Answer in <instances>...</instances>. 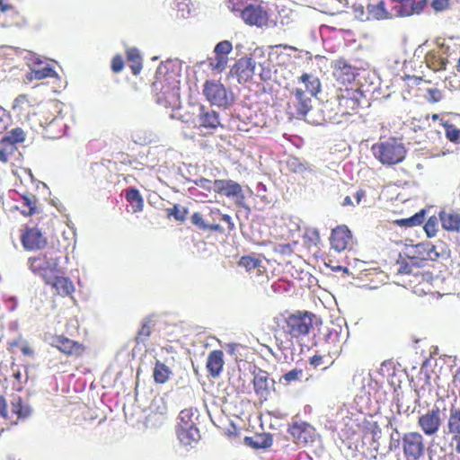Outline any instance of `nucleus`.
<instances>
[{
  "instance_id": "nucleus-44",
  "label": "nucleus",
  "mask_w": 460,
  "mask_h": 460,
  "mask_svg": "<svg viewBox=\"0 0 460 460\" xmlns=\"http://www.w3.org/2000/svg\"><path fill=\"white\" fill-rule=\"evenodd\" d=\"M233 49V45L229 40H223L218 42L214 49L216 55H224L226 56Z\"/></svg>"
},
{
  "instance_id": "nucleus-4",
  "label": "nucleus",
  "mask_w": 460,
  "mask_h": 460,
  "mask_svg": "<svg viewBox=\"0 0 460 460\" xmlns=\"http://www.w3.org/2000/svg\"><path fill=\"white\" fill-rule=\"evenodd\" d=\"M446 410L444 401L439 400L430 410L419 417L418 425L425 435L434 436L438 433L446 417Z\"/></svg>"
},
{
  "instance_id": "nucleus-57",
  "label": "nucleus",
  "mask_w": 460,
  "mask_h": 460,
  "mask_svg": "<svg viewBox=\"0 0 460 460\" xmlns=\"http://www.w3.org/2000/svg\"><path fill=\"white\" fill-rule=\"evenodd\" d=\"M259 76L262 81H268L271 79V71L268 67H264L262 65H260V72Z\"/></svg>"
},
{
  "instance_id": "nucleus-47",
  "label": "nucleus",
  "mask_w": 460,
  "mask_h": 460,
  "mask_svg": "<svg viewBox=\"0 0 460 460\" xmlns=\"http://www.w3.org/2000/svg\"><path fill=\"white\" fill-rule=\"evenodd\" d=\"M191 223L201 230H208V224L205 223L202 215L199 212H196L191 216Z\"/></svg>"
},
{
  "instance_id": "nucleus-45",
  "label": "nucleus",
  "mask_w": 460,
  "mask_h": 460,
  "mask_svg": "<svg viewBox=\"0 0 460 460\" xmlns=\"http://www.w3.org/2000/svg\"><path fill=\"white\" fill-rule=\"evenodd\" d=\"M303 376L302 369H292L287 372L283 376V380H285L286 384H289L290 382L299 380Z\"/></svg>"
},
{
  "instance_id": "nucleus-54",
  "label": "nucleus",
  "mask_w": 460,
  "mask_h": 460,
  "mask_svg": "<svg viewBox=\"0 0 460 460\" xmlns=\"http://www.w3.org/2000/svg\"><path fill=\"white\" fill-rule=\"evenodd\" d=\"M429 100L432 102H438L442 99V93L438 89H429L428 91Z\"/></svg>"
},
{
  "instance_id": "nucleus-59",
  "label": "nucleus",
  "mask_w": 460,
  "mask_h": 460,
  "mask_svg": "<svg viewBox=\"0 0 460 460\" xmlns=\"http://www.w3.org/2000/svg\"><path fill=\"white\" fill-rule=\"evenodd\" d=\"M6 401L0 395V415L3 418H7Z\"/></svg>"
},
{
  "instance_id": "nucleus-27",
  "label": "nucleus",
  "mask_w": 460,
  "mask_h": 460,
  "mask_svg": "<svg viewBox=\"0 0 460 460\" xmlns=\"http://www.w3.org/2000/svg\"><path fill=\"white\" fill-rule=\"evenodd\" d=\"M126 199L130 203L133 213H137L143 210L144 199L138 190L135 188L127 190Z\"/></svg>"
},
{
  "instance_id": "nucleus-39",
  "label": "nucleus",
  "mask_w": 460,
  "mask_h": 460,
  "mask_svg": "<svg viewBox=\"0 0 460 460\" xmlns=\"http://www.w3.org/2000/svg\"><path fill=\"white\" fill-rule=\"evenodd\" d=\"M23 203L27 207V210H22V213L27 216H31L36 211V197L34 195H25L22 197Z\"/></svg>"
},
{
  "instance_id": "nucleus-8",
  "label": "nucleus",
  "mask_w": 460,
  "mask_h": 460,
  "mask_svg": "<svg viewBox=\"0 0 460 460\" xmlns=\"http://www.w3.org/2000/svg\"><path fill=\"white\" fill-rule=\"evenodd\" d=\"M402 445L407 460H419L425 451L423 437L419 432H408L402 438Z\"/></svg>"
},
{
  "instance_id": "nucleus-12",
  "label": "nucleus",
  "mask_w": 460,
  "mask_h": 460,
  "mask_svg": "<svg viewBox=\"0 0 460 460\" xmlns=\"http://www.w3.org/2000/svg\"><path fill=\"white\" fill-rule=\"evenodd\" d=\"M447 434L452 436L455 451L460 454V408L451 405L446 425Z\"/></svg>"
},
{
  "instance_id": "nucleus-2",
  "label": "nucleus",
  "mask_w": 460,
  "mask_h": 460,
  "mask_svg": "<svg viewBox=\"0 0 460 460\" xmlns=\"http://www.w3.org/2000/svg\"><path fill=\"white\" fill-rule=\"evenodd\" d=\"M374 156L384 165L402 163L406 155L403 143L397 138H388L372 146Z\"/></svg>"
},
{
  "instance_id": "nucleus-55",
  "label": "nucleus",
  "mask_w": 460,
  "mask_h": 460,
  "mask_svg": "<svg viewBox=\"0 0 460 460\" xmlns=\"http://www.w3.org/2000/svg\"><path fill=\"white\" fill-rule=\"evenodd\" d=\"M391 442H390V449L394 450L400 447V434L395 429L394 433L391 434Z\"/></svg>"
},
{
  "instance_id": "nucleus-13",
  "label": "nucleus",
  "mask_w": 460,
  "mask_h": 460,
  "mask_svg": "<svg viewBox=\"0 0 460 460\" xmlns=\"http://www.w3.org/2000/svg\"><path fill=\"white\" fill-rule=\"evenodd\" d=\"M199 114L194 120L195 127L200 131V134L206 135L210 130L217 128L219 125L218 115L216 111H205L201 107Z\"/></svg>"
},
{
  "instance_id": "nucleus-40",
  "label": "nucleus",
  "mask_w": 460,
  "mask_h": 460,
  "mask_svg": "<svg viewBox=\"0 0 460 460\" xmlns=\"http://www.w3.org/2000/svg\"><path fill=\"white\" fill-rule=\"evenodd\" d=\"M443 126L446 129V137L451 142H457L460 137V129L456 128L455 126L449 124L448 122H444Z\"/></svg>"
},
{
  "instance_id": "nucleus-61",
  "label": "nucleus",
  "mask_w": 460,
  "mask_h": 460,
  "mask_svg": "<svg viewBox=\"0 0 460 460\" xmlns=\"http://www.w3.org/2000/svg\"><path fill=\"white\" fill-rule=\"evenodd\" d=\"M208 230L223 232V227L218 224H208Z\"/></svg>"
},
{
  "instance_id": "nucleus-15",
  "label": "nucleus",
  "mask_w": 460,
  "mask_h": 460,
  "mask_svg": "<svg viewBox=\"0 0 460 460\" xmlns=\"http://www.w3.org/2000/svg\"><path fill=\"white\" fill-rule=\"evenodd\" d=\"M21 241L26 250H40L47 243V239L40 230L35 227L27 229L22 234Z\"/></svg>"
},
{
  "instance_id": "nucleus-21",
  "label": "nucleus",
  "mask_w": 460,
  "mask_h": 460,
  "mask_svg": "<svg viewBox=\"0 0 460 460\" xmlns=\"http://www.w3.org/2000/svg\"><path fill=\"white\" fill-rule=\"evenodd\" d=\"M222 350H213L209 353L207 360V368L211 376L217 377L220 375L224 366Z\"/></svg>"
},
{
  "instance_id": "nucleus-64",
  "label": "nucleus",
  "mask_w": 460,
  "mask_h": 460,
  "mask_svg": "<svg viewBox=\"0 0 460 460\" xmlns=\"http://www.w3.org/2000/svg\"><path fill=\"white\" fill-rule=\"evenodd\" d=\"M398 271L400 273H410L411 272V267L408 264L401 265Z\"/></svg>"
},
{
  "instance_id": "nucleus-56",
  "label": "nucleus",
  "mask_w": 460,
  "mask_h": 460,
  "mask_svg": "<svg viewBox=\"0 0 460 460\" xmlns=\"http://www.w3.org/2000/svg\"><path fill=\"white\" fill-rule=\"evenodd\" d=\"M449 4V0H433L432 7L436 11H443L447 8Z\"/></svg>"
},
{
  "instance_id": "nucleus-3",
  "label": "nucleus",
  "mask_w": 460,
  "mask_h": 460,
  "mask_svg": "<svg viewBox=\"0 0 460 460\" xmlns=\"http://www.w3.org/2000/svg\"><path fill=\"white\" fill-rule=\"evenodd\" d=\"M31 270L40 276L46 284H50L57 274H64L59 267L58 257L49 256L47 253L29 259Z\"/></svg>"
},
{
  "instance_id": "nucleus-28",
  "label": "nucleus",
  "mask_w": 460,
  "mask_h": 460,
  "mask_svg": "<svg viewBox=\"0 0 460 460\" xmlns=\"http://www.w3.org/2000/svg\"><path fill=\"white\" fill-rule=\"evenodd\" d=\"M299 80L305 84V93L309 96H315L321 89V84L317 77L308 74H303Z\"/></svg>"
},
{
  "instance_id": "nucleus-38",
  "label": "nucleus",
  "mask_w": 460,
  "mask_h": 460,
  "mask_svg": "<svg viewBox=\"0 0 460 460\" xmlns=\"http://www.w3.org/2000/svg\"><path fill=\"white\" fill-rule=\"evenodd\" d=\"M168 215L173 217L177 221H184L188 214V208L175 204L172 208L167 209Z\"/></svg>"
},
{
  "instance_id": "nucleus-17",
  "label": "nucleus",
  "mask_w": 460,
  "mask_h": 460,
  "mask_svg": "<svg viewBox=\"0 0 460 460\" xmlns=\"http://www.w3.org/2000/svg\"><path fill=\"white\" fill-rule=\"evenodd\" d=\"M253 386L257 394L266 395L274 385V380L269 378L266 371L258 369L253 372Z\"/></svg>"
},
{
  "instance_id": "nucleus-16",
  "label": "nucleus",
  "mask_w": 460,
  "mask_h": 460,
  "mask_svg": "<svg viewBox=\"0 0 460 460\" xmlns=\"http://www.w3.org/2000/svg\"><path fill=\"white\" fill-rule=\"evenodd\" d=\"M351 239V233L346 226H340L332 230L330 242L332 248L341 252L347 248Z\"/></svg>"
},
{
  "instance_id": "nucleus-63",
  "label": "nucleus",
  "mask_w": 460,
  "mask_h": 460,
  "mask_svg": "<svg viewBox=\"0 0 460 460\" xmlns=\"http://www.w3.org/2000/svg\"><path fill=\"white\" fill-rule=\"evenodd\" d=\"M9 160L8 153L4 149H0V162L7 163Z\"/></svg>"
},
{
  "instance_id": "nucleus-19",
  "label": "nucleus",
  "mask_w": 460,
  "mask_h": 460,
  "mask_svg": "<svg viewBox=\"0 0 460 460\" xmlns=\"http://www.w3.org/2000/svg\"><path fill=\"white\" fill-rule=\"evenodd\" d=\"M177 436L183 446L190 447L200 439L199 430L197 426L178 427Z\"/></svg>"
},
{
  "instance_id": "nucleus-62",
  "label": "nucleus",
  "mask_w": 460,
  "mask_h": 460,
  "mask_svg": "<svg viewBox=\"0 0 460 460\" xmlns=\"http://www.w3.org/2000/svg\"><path fill=\"white\" fill-rule=\"evenodd\" d=\"M365 197V190H358L355 194V199L357 204H360L362 199Z\"/></svg>"
},
{
  "instance_id": "nucleus-14",
  "label": "nucleus",
  "mask_w": 460,
  "mask_h": 460,
  "mask_svg": "<svg viewBox=\"0 0 460 460\" xmlns=\"http://www.w3.org/2000/svg\"><path fill=\"white\" fill-rule=\"evenodd\" d=\"M289 433L299 445H306L314 441L315 429L306 422H295L289 428Z\"/></svg>"
},
{
  "instance_id": "nucleus-58",
  "label": "nucleus",
  "mask_w": 460,
  "mask_h": 460,
  "mask_svg": "<svg viewBox=\"0 0 460 460\" xmlns=\"http://www.w3.org/2000/svg\"><path fill=\"white\" fill-rule=\"evenodd\" d=\"M417 247L418 249L421 248L427 251V255L432 260L438 257V253L435 251V246L418 245Z\"/></svg>"
},
{
  "instance_id": "nucleus-29",
  "label": "nucleus",
  "mask_w": 460,
  "mask_h": 460,
  "mask_svg": "<svg viewBox=\"0 0 460 460\" xmlns=\"http://www.w3.org/2000/svg\"><path fill=\"white\" fill-rule=\"evenodd\" d=\"M42 62L37 58V62L35 63V66L31 68V74L33 77L37 80L44 79L47 77H56L58 75L56 71L49 65L40 67Z\"/></svg>"
},
{
  "instance_id": "nucleus-53",
  "label": "nucleus",
  "mask_w": 460,
  "mask_h": 460,
  "mask_svg": "<svg viewBox=\"0 0 460 460\" xmlns=\"http://www.w3.org/2000/svg\"><path fill=\"white\" fill-rule=\"evenodd\" d=\"M123 66H124V62H123V59L121 58V57L117 56V57L113 58L112 62H111V69L113 70V72L119 73L123 69Z\"/></svg>"
},
{
  "instance_id": "nucleus-1",
  "label": "nucleus",
  "mask_w": 460,
  "mask_h": 460,
  "mask_svg": "<svg viewBox=\"0 0 460 460\" xmlns=\"http://www.w3.org/2000/svg\"><path fill=\"white\" fill-rule=\"evenodd\" d=\"M174 72H169L166 66H160L155 73V80L152 84L156 102L164 107L179 105L180 86Z\"/></svg>"
},
{
  "instance_id": "nucleus-49",
  "label": "nucleus",
  "mask_w": 460,
  "mask_h": 460,
  "mask_svg": "<svg viewBox=\"0 0 460 460\" xmlns=\"http://www.w3.org/2000/svg\"><path fill=\"white\" fill-rule=\"evenodd\" d=\"M354 15L358 20L360 21H367L370 19L368 13H366L364 11V7L362 4H354L353 5Z\"/></svg>"
},
{
  "instance_id": "nucleus-48",
  "label": "nucleus",
  "mask_w": 460,
  "mask_h": 460,
  "mask_svg": "<svg viewBox=\"0 0 460 460\" xmlns=\"http://www.w3.org/2000/svg\"><path fill=\"white\" fill-rule=\"evenodd\" d=\"M404 8H406L408 5H410L411 7V11H402V15H411V13H419L420 10H421V6L420 5H416L414 6V2L411 1V0H399Z\"/></svg>"
},
{
  "instance_id": "nucleus-46",
  "label": "nucleus",
  "mask_w": 460,
  "mask_h": 460,
  "mask_svg": "<svg viewBox=\"0 0 460 460\" xmlns=\"http://www.w3.org/2000/svg\"><path fill=\"white\" fill-rule=\"evenodd\" d=\"M12 345L19 347L22 353L25 356L31 357L34 353L33 349L30 347L28 342L25 341H15L12 343Z\"/></svg>"
},
{
  "instance_id": "nucleus-6",
  "label": "nucleus",
  "mask_w": 460,
  "mask_h": 460,
  "mask_svg": "<svg viewBox=\"0 0 460 460\" xmlns=\"http://www.w3.org/2000/svg\"><path fill=\"white\" fill-rule=\"evenodd\" d=\"M290 102L295 109L294 116L297 119H304L309 123L319 124V120L311 118L309 115L313 105L312 97L309 96L304 90L296 88L291 92Z\"/></svg>"
},
{
  "instance_id": "nucleus-31",
  "label": "nucleus",
  "mask_w": 460,
  "mask_h": 460,
  "mask_svg": "<svg viewBox=\"0 0 460 460\" xmlns=\"http://www.w3.org/2000/svg\"><path fill=\"white\" fill-rule=\"evenodd\" d=\"M199 415L193 409H184L180 412L178 427L197 426Z\"/></svg>"
},
{
  "instance_id": "nucleus-26",
  "label": "nucleus",
  "mask_w": 460,
  "mask_h": 460,
  "mask_svg": "<svg viewBox=\"0 0 460 460\" xmlns=\"http://www.w3.org/2000/svg\"><path fill=\"white\" fill-rule=\"evenodd\" d=\"M440 220L446 230L458 231L460 228V214L441 212Z\"/></svg>"
},
{
  "instance_id": "nucleus-30",
  "label": "nucleus",
  "mask_w": 460,
  "mask_h": 460,
  "mask_svg": "<svg viewBox=\"0 0 460 460\" xmlns=\"http://www.w3.org/2000/svg\"><path fill=\"white\" fill-rule=\"evenodd\" d=\"M425 59L427 66L434 71H440L446 69V66L447 63V58H442L440 55H438L435 52L428 53L426 55Z\"/></svg>"
},
{
  "instance_id": "nucleus-51",
  "label": "nucleus",
  "mask_w": 460,
  "mask_h": 460,
  "mask_svg": "<svg viewBox=\"0 0 460 460\" xmlns=\"http://www.w3.org/2000/svg\"><path fill=\"white\" fill-rule=\"evenodd\" d=\"M8 124L9 116L6 114L5 110L0 106V134L7 128Z\"/></svg>"
},
{
  "instance_id": "nucleus-7",
  "label": "nucleus",
  "mask_w": 460,
  "mask_h": 460,
  "mask_svg": "<svg viewBox=\"0 0 460 460\" xmlns=\"http://www.w3.org/2000/svg\"><path fill=\"white\" fill-rule=\"evenodd\" d=\"M207 100L217 107H226L231 104L232 95L228 94L225 86L217 81H207L203 87Z\"/></svg>"
},
{
  "instance_id": "nucleus-23",
  "label": "nucleus",
  "mask_w": 460,
  "mask_h": 460,
  "mask_svg": "<svg viewBox=\"0 0 460 460\" xmlns=\"http://www.w3.org/2000/svg\"><path fill=\"white\" fill-rule=\"evenodd\" d=\"M63 275L64 274H57L52 281H50L49 285H51L58 294L67 296L75 290V288L73 282Z\"/></svg>"
},
{
  "instance_id": "nucleus-22",
  "label": "nucleus",
  "mask_w": 460,
  "mask_h": 460,
  "mask_svg": "<svg viewBox=\"0 0 460 460\" xmlns=\"http://www.w3.org/2000/svg\"><path fill=\"white\" fill-rule=\"evenodd\" d=\"M50 344L65 354L77 353L80 349L76 342L63 336L53 338Z\"/></svg>"
},
{
  "instance_id": "nucleus-52",
  "label": "nucleus",
  "mask_w": 460,
  "mask_h": 460,
  "mask_svg": "<svg viewBox=\"0 0 460 460\" xmlns=\"http://www.w3.org/2000/svg\"><path fill=\"white\" fill-rule=\"evenodd\" d=\"M339 105L346 106V107L351 108L352 110H355L357 107V101L353 98L341 96L339 101Z\"/></svg>"
},
{
  "instance_id": "nucleus-43",
  "label": "nucleus",
  "mask_w": 460,
  "mask_h": 460,
  "mask_svg": "<svg viewBox=\"0 0 460 460\" xmlns=\"http://www.w3.org/2000/svg\"><path fill=\"white\" fill-rule=\"evenodd\" d=\"M424 231L429 237H433L438 232V219L436 217H431L424 225Z\"/></svg>"
},
{
  "instance_id": "nucleus-20",
  "label": "nucleus",
  "mask_w": 460,
  "mask_h": 460,
  "mask_svg": "<svg viewBox=\"0 0 460 460\" xmlns=\"http://www.w3.org/2000/svg\"><path fill=\"white\" fill-rule=\"evenodd\" d=\"M12 412L17 416V420H25L32 414V408L27 401L15 395L11 401Z\"/></svg>"
},
{
  "instance_id": "nucleus-37",
  "label": "nucleus",
  "mask_w": 460,
  "mask_h": 460,
  "mask_svg": "<svg viewBox=\"0 0 460 460\" xmlns=\"http://www.w3.org/2000/svg\"><path fill=\"white\" fill-rule=\"evenodd\" d=\"M367 12L368 15L370 16V19H383L386 15V12L385 9V4L384 2H379L377 4H368L367 5Z\"/></svg>"
},
{
  "instance_id": "nucleus-50",
  "label": "nucleus",
  "mask_w": 460,
  "mask_h": 460,
  "mask_svg": "<svg viewBox=\"0 0 460 460\" xmlns=\"http://www.w3.org/2000/svg\"><path fill=\"white\" fill-rule=\"evenodd\" d=\"M195 184L199 186V188L205 190H214V181L206 179V178H200L197 181H195Z\"/></svg>"
},
{
  "instance_id": "nucleus-33",
  "label": "nucleus",
  "mask_w": 460,
  "mask_h": 460,
  "mask_svg": "<svg viewBox=\"0 0 460 460\" xmlns=\"http://www.w3.org/2000/svg\"><path fill=\"white\" fill-rule=\"evenodd\" d=\"M154 327V323L151 319L146 318L142 322L141 328L137 332L136 336V341L137 344L145 343L147 338L150 336L152 332V329Z\"/></svg>"
},
{
  "instance_id": "nucleus-11",
  "label": "nucleus",
  "mask_w": 460,
  "mask_h": 460,
  "mask_svg": "<svg viewBox=\"0 0 460 460\" xmlns=\"http://www.w3.org/2000/svg\"><path fill=\"white\" fill-rule=\"evenodd\" d=\"M240 15L245 23L257 27L263 26L268 20L267 13L258 4L245 5L240 10Z\"/></svg>"
},
{
  "instance_id": "nucleus-5",
  "label": "nucleus",
  "mask_w": 460,
  "mask_h": 460,
  "mask_svg": "<svg viewBox=\"0 0 460 460\" xmlns=\"http://www.w3.org/2000/svg\"><path fill=\"white\" fill-rule=\"evenodd\" d=\"M313 314L297 312L289 315L286 320L285 331L293 338H298L309 333L313 327Z\"/></svg>"
},
{
  "instance_id": "nucleus-18",
  "label": "nucleus",
  "mask_w": 460,
  "mask_h": 460,
  "mask_svg": "<svg viewBox=\"0 0 460 460\" xmlns=\"http://www.w3.org/2000/svg\"><path fill=\"white\" fill-rule=\"evenodd\" d=\"M255 70L256 62L252 58H240L232 69L238 75L239 80L251 78L255 74Z\"/></svg>"
},
{
  "instance_id": "nucleus-10",
  "label": "nucleus",
  "mask_w": 460,
  "mask_h": 460,
  "mask_svg": "<svg viewBox=\"0 0 460 460\" xmlns=\"http://www.w3.org/2000/svg\"><path fill=\"white\" fill-rule=\"evenodd\" d=\"M333 76L342 84H350L358 75L357 67L352 66L346 59L340 58L335 60L332 65Z\"/></svg>"
},
{
  "instance_id": "nucleus-9",
  "label": "nucleus",
  "mask_w": 460,
  "mask_h": 460,
  "mask_svg": "<svg viewBox=\"0 0 460 460\" xmlns=\"http://www.w3.org/2000/svg\"><path fill=\"white\" fill-rule=\"evenodd\" d=\"M214 191L228 198H235L236 203L244 207V195L242 186L232 180H215Z\"/></svg>"
},
{
  "instance_id": "nucleus-25",
  "label": "nucleus",
  "mask_w": 460,
  "mask_h": 460,
  "mask_svg": "<svg viewBox=\"0 0 460 460\" xmlns=\"http://www.w3.org/2000/svg\"><path fill=\"white\" fill-rule=\"evenodd\" d=\"M287 165L288 169L295 173H301L304 178L307 175H315V170L311 165L303 163L297 157H290L287 161Z\"/></svg>"
},
{
  "instance_id": "nucleus-41",
  "label": "nucleus",
  "mask_w": 460,
  "mask_h": 460,
  "mask_svg": "<svg viewBox=\"0 0 460 460\" xmlns=\"http://www.w3.org/2000/svg\"><path fill=\"white\" fill-rule=\"evenodd\" d=\"M227 60L226 56L216 55L215 58L211 59L210 65L213 69L221 72L226 67Z\"/></svg>"
},
{
  "instance_id": "nucleus-36",
  "label": "nucleus",
  "mask_w": 460,
  "mask_h": 460,
  "mask_svg": "<svg viewBox=\"0 0 460 460\" xmlns=\"http://www.w3.org/2000/svg\"><path fill=\"white\" fill-rule=\"evenodd\" d=\"M24 139H25L24 131L20 128H16L12 129L6 135H4L1 138L0 141L4 142V143H9L11 145H14L16 143L24 141Z\"/></svg>"
},
{
  "instance_id": "nucleus-34",
  "label": "nucleus",
  "mask_w": 460,
  "mask_h": 460,
  "mask_svg": "<svg viewBox=\"0 0 460 460\" xmlns=\"http://www.w3.org/2000/svg\"><path fill=\"white\" fill-rule=\"evenodd\" d=\"M425 214H426L425 210L422 209V210L417 212L416 214H414L412 217L397 220L396 223L398 226H405V227L420 226L425 220Z\"/></svg>"
},
{
  "instance_id": "nucleus-35",
  "label": "nucleus",
  "mask_w": 460,
  "mask_h": 460,
  "mask_svg": "<svg viewBox=\"0 0 460 460\" xmlns=\"http://www.w3.org/2000/svg\"><path fill=\"white\" fill-rule=\"evenodd\" d=\"M170 374L171 370L166 365L159 361L156 362L154 368V378L156 383H165L168 380Z\"/></svg>"
},
{
  "instance_id": "nucleus-32",
  "label": "nucleus",
  "mask_w": 460,
  "mask_h": 460,
  "mask_svg": "<svg viewBox=\"0 0 460 460\" xmlns=\"http://www.w3.org/2000/svg\"><path fill=\"white\" fill-rule=\"evenodd\" d=\"M127 58L131 62L130 68L133 75H137L140 73L142 68L141 57L138 49L130 48L127 49Z\"/></svg>"
},
{
  "instance_id": "nucleus-60",
  "label": "nucleus",
  "mask_w": 460,
  "mask_h": 460,
  "mask_svg": "<svg viewBox=\"0 0 460 460\" xmlns=\"http://www.w3.org/2000/svg\"><path fill=\"white\" fill-rule=\"evenodd\" d=\"M323 358L321 356H314L310 358L311 365L318 367L322 364Z\"/></svg>"
},
{
  "instance_id": "nucleus-42",
  "label": "nucleus",
  "mask_w": 460,
  "mask_h": 460,
  "mask_svg": "<svg viewBox=\"0 0 460 460\" xmlns=\"http://www.w3.org/2000/svg\"><path fill=\"white\" fill-rule=\"evenodd\" d=\"M240 265L247 270H254L261 265V261L251 256H243L240 260Z\"/></svg>"
},
{
  "instance_id": "nucleus-24",
  "label": "nucleus",
  "mask_w": 460,
  "mask_h": 460,
  "mask_svg": "<svg viewBox=\"0 0 460 460\" xmlns=\"http://www.w3.org/2000/svg\"><path fill=\"white\" fill-rule=\"evenodd\" d=\"M272 436L268 433L244 438V444L253 448H268L272 445Z\"/></svg>"
}]
</instances>
